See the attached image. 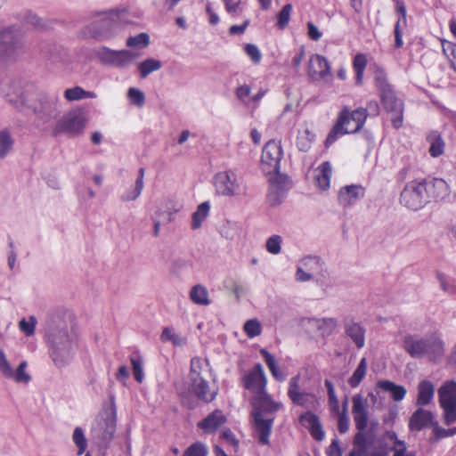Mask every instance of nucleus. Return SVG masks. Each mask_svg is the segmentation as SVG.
I'll use <instances>...</instances> for the list:
<instances>
[{
	"label": "nucleus",
	"instance_id": "obj_53",
	"mask_svg": "<svg viewBox=\"0 0 456 456\" xmlns=\"http://www.w3.org/2000/svg\"><path fill=\"white\" fill-rule=\"evenodd\" d=\"M142 189V186L134 183V186L133 188H128L124 191V193L120 197V200L123 202L135 200L141 195Z\"/></svg>",
	"mask_w": 456,
	"mask_h": 456
},
{
	"label": "nucleus",
	"instance_id": "obj_21",
	"mask_svg": "<svg viewBox=\"0 0 456 456\" xmlns=\"http://www.w3.org/2000/svg\"><path fill=\"white\" fill-rule=\"evenodd\" d=\"M305 326L312 332L317 333L324 338L330 336L338 325L336 318H306L304 320Z\"/></svg>",
	"mask_w": 456,
	"mask_h": 456
},
{
	"label": "nucleus",
	"instance_id": "obj_25",
	"mask_svg": "<svg viewBox=\"0 0 456 456\" xmlns=\"http://www.w3.org/2000/svg\"><path fill=\"white\" fill-rule=\"evenodd\" d=\"M345 333L351 338L357 348L365 345V329L358 322L348 321L345 323Z\"/></svg>",
	"mask_w": 456,
	"mask_h": 456
},
{
	"label": "nucleus",
	"instance_id": "obj_24",
	"mask_svg": "<svg viewBox=\"0 0 456 456\" xmlns=\"http://www.w3.org/2000/svg\"><path fill=\"white\" fill-rule=\"evenodd\" d=\"M226 422L221 410H215L198 423V428L206 434H213Z\"/></svg>",
	"mask_w": 456,
	"mask_h": 456
},
{
	"label": "nucleus",
	"instance_id": "obj_41",
	"mask_svg": "<svg viewBox=\"0 0 456 456\" xmlns=\"http://www.w3.org/2000/svg\"><path fill=\"white\" fill-rule=\"evenodd\" d=\"M210 205L208 201L199 205L197 210L192 215L191 228L198 229L201 226L202 222L208 216Z\"/></svg>",
	"mask_w": 456,
	"mask_h": 456
},
{
	"label": "nucleus",
	"instance_id": "obj_35",
	"mask_svg": "<svg viewBox=\"0 0 456 456\" xmlns=\"http://www.w3.org/2000/svg\"><path fill=\"white\" fill-rule=\"evenodd\" d=\"M96 94L91 91H86L80 86L68 88L64 92V98L69 102L78 101L86 98H95Z\"/></svg>",
	"mask_w": 456,
	"mask_h": 456
},
{
	"label": "nucleus",
	"instance_id": "obj_43",
	"mask_svg": "<svg viewBox=\"0 0 456 456\" xmlns=\"http://www.w3.org/2000/svg\"><path fill=\"white\" fill-rule=\"evenodd\" d=\"M130 362L132 365V370L134 379L142 383L144 379V372H143V361L141 355L138 354H133L130 356Z\"/></svg>",
	"mask_w": 456,
	"mask_h": 456
},
{
	"label": "nucleus",
	"instance_id": "obj_26",
	"mask_svg": "<svg viewBox=\"0 0 456 456\" xmlns=\"http://www.w3.org/2000/svg\"><path fill=\"white\" fill-rule=\"evenodd\" d=\"M331 175V164L329 161L322 163L314 171V179L316 186L322 191H326L327 189H329Z\"/></svg>",
	"mask_w": 456,
	"mask_h": 456
},
{
	"label": "nucleus",
	"instance_id": "obj_38",
	"mask_svg": "<svg viewBox=\"0 0 456 456\" xmlns=\"http://www.w3.org/2000/svg\"><path fill=\"white\" fill-rule=\"evenodd\" d=\"M428 141L430 142L429 153L432 157L437 158L444 153V142L439 134L436 132L431 133Z\"/></svg>",
	"mask_w": 456,
	"mask_h": 456
},
{
	"label": "nucleus",
	"instance_id": "obj_64",
	"mask_svg": "<svg viewBox=\"0 0 456 456\" xmlns=\"http://www.w3.org/2000/svg\"><path fill=\"white\" fill-rule=\"evenodd\" d=\"M368 445H354L348 456H368Z\"/></svg>",
	"mask_w": 456,
	"mask_h": 456
},
{
	"label": "nucleus",
	"instance_id": "obj_48",
	"mask_svg": "<svg viewBox=\"0 0 456 456\" xmlns=\"http://www.w3.org/2000/svg\"><path fill=\"white\" fill-rule=\"evenodd\" d=\"M116 52V50L102 46L96 52V55L102 63L113 66Z\"/></svg>",
	"mask_w": 456,
	"mask_h": 456
},
{
	"label": "nucleus",
	"instance_id": "obj_23",
	"mask_svg": "<svg viewBox=\"0 0 456 456\" xmlns=\"http://www.w3.org/2000/svg\"><path fill=\"white\" fill-rule=\"evenodd\" d=\"M364 196V189L361 185L351 184L341 187L338 194V200L339 205L343 208H347L354 205L359 199Z\"/></svg>",
	"mask_w": 456,
	"mask_h": 456
},
{
	"label": "nucleus",
	"instance_id": "obj_57",
	"mask_svg": "<svg viewBox=\"0 0 456 456\" xmlns=\"http://www.w3.org/2000/svg\"><path fill=\"white\" fill-rule=\"evenodd\" d=\"M250 93L251 88L248 85H242L237 87L235 91V95L239 101H240L243 104L248 105L250 102Z\"/></svg>",
	"mask_w": 456,
	"mask_h": 456
},
{
	"label": "nucleus",
	"instance_id": "obj_13",
	"mask_svg": "<svg viewBox=\"0 0 456 456\" xmlns=\"http://www.w3.org/2000/svg\"><path fill=\"white\" fill-rule=\"evenodd\" d=\"M86 117L79 110H71L59 118L53 129V134H65L75 136L81 134L86 126Z\"/></svg>",
	"mask_w": 456,
	"mask_h": 456
},
{
	"label": "nucleus",
	"instance_id": "obj_14",
	"mask_svg": "<svg viewBox=\"0 0 456 456\" xmlns=\"http://www.w3.org/2000/svg\"><path fill=\"white\" fill-rule=\"evenodd\" d=\"M283 155L281 142L271 140L264 147L261 156V168L265 175L280 171Z\"/></svg>",
	"mask_w": 456,
	"mask_h": 456
},
{
	"label": "nucleus",
	"instance_id": "obj_47",
	"mask_svg": "<svg viewBox=\"0 0 456 456\" xmlns=\"http://www.w3.org/2000/svg\"><path fill=\"white\" fill-rule=\"evenodd\" d=\"M437 280L440 283V288L446 293L456 295V280L447 279L444 274L438 273Z\"/></svg>",
	"mask_w": 456,
	"mask_h": 456
},
{
	"label": "nucleus",
	"instance_id": "obj_7",
	"mask_svg": "<svg viewBox=\"0 0 456 456\" xmlns=\"http://www.w3.org/2000/svg\"><path fill=\"white\" fill-rule=\"evenodd\" d=\"M117 410L112 403L110 408L101 411L91 428V436L100 446H107L116 432Z\"/></svg>",
	"mask_w": 456,
	"mask_h": 456
},
{
	"label": "nucleus",
	"instance_id": "obj_56",
	"mask_svg": "<svg viewBox=\"0 0 456 456\" xmlns=\"http://www.w3.org/2000/svg\"><path fill=\"white\" fill-rule=\"evenodd\" d=\"M37 319L34 316H30L28 320L22 319L19 322L20 330L27 336H31L35 332V327Z\"/></svg>",
	"mask_w": 456,
	"mask_h": 456
},
{
	"label": "nucleus",
	"instance_id": "obj_19",
	"mask_svg": "<svg viewBox=\"0 0 456 456\" xmlns=\"http://www.w3.org/2000/svg\"><path fill=\"white\" fill-rule=\"evenodd\" d=\"M307 74L312 80L328 81L332 77L328 60L321 54H313L307 64Z\"/></svg>",
	"mask_w": 456,
	"mask_h": 456
},
{
	"label": "nucleus",
	"instance_id": "obj_3",
	"mask_svg": "<svg viewBox=\"0 0 456 456\" xmlns=\"http://www.w3.org/2000/svg\"><path fill=\"white\" fill-rule=\"evenodd\" d=\"M253 405V417L257 433V439L261 444H269V437L272 433V427L274 421V417H265L273 415L277 411L283 408L281 402L273 401L271 395L266 392L262 395H255L252 401Z\"/></svg>",
	"mask_w": 456,
	"mask_h": 456
},
{
	"label": "nucleus",
	"instance_id": "obj_42",
	"mask_svg": "<svg viewBox=\"0 0 456 456\" xmlns=\"http://www.w3.org/2000/svg\"><path fill=\"white\" fill-rule=\"evenodd\" d=\"M160 338L163 342H171L175 346H182L187 342L184 336L175 333L173 329L168 327L163 330Z\"/></svg>",
	"mask_w": 456,
	"mask_h": 456
},
{
	"label": "nucleus",
	"instance_id": "obj_32",
	"mask_svg": "<svg viewBox=\"0 0 456 456\" xmlns=\"http://www.w3.org/2000/svg\"><path fill=\"white\" fill-rule=\"evenodd\" d=\"M260 354L264 357L273 377L280 382L284 381L286 375L278 369L274 357L266 349H261Z\"/></svg>",
	"mask_w": 456,
	"mask_h": 456
},
{
	"label": "nucleus",
	"instance_id": "obj_15",
	"mask_svg": "<svg viewBox=\"0 0 456 456\" xmlns=\"http://www.w3.org/2000/svg\"><path fill=\"white\" fill-rule=\"evenodd\" d=\"M270 175L267 199L271 205L275 206L281 204L282 199L291 188V182L288 175L281 174L280 171L273 172Z\"/></svg>",
	"mask_w": 456,
	"mask_h": 456
},
{
	"label": "nucleus",
	"instance_id": "obj_55",
	"mask_svg": "<svg viewBox=\"0 0 456 456\" xmlns=\"http://www.w3.org/2000/svg\"><path fill=\"white\" fill-rule=\"evenodd\" d=\"M299 420L308 429H311L315 425L317 426V423L320 422L318 416L313 413L311 411H307L302 413L299 417Z\"/></svg>",
	"mask_w": 456,
	"mask_h": 456
},
{
	"label": "nucleus",
	"instance_id": "obj_62",
	"mask_svg": "<svg viewBox=\"0 0 456 456\" xmlns=\"http://www.w3.org/2000/svg\"><path fill=\"white\" fill-rule=\"evenodd\" d=\"M354 70H364L367 65V58L362 53H357L353 61Z\"/></svg>",
	"mask_w": 456,
	"mask_h": 456
},
{
	"label": "nucleus",
	"instance_id": "obj_2",
	"mask_svg": "<svg viewBox=\"0 0 456 456\" xmlns=\"http://www.w3.org/2000/svg\"><path fill=\"white\" fill-rule=\"evenodd\" d=\"M46 340L50 347V356L55 366L61 368L72 358L76 346V338L64 322L49 324Z\"/></svg>",
	"mask_w": 456,
	"mask_h": 456
},
{
	"label": "nucleus",
	"instance_id": "obj_29",
	"mask_svg": "<svg viewBox=\"0 0 456 456\" xmlns=\"http://www.w3.org/2000/svg\"><path fill=\"white\" fill-rule=\"evenodd\" d=\"M141 54L133 50H119L116 52L114 65L117 68H126L138 59Z\"/></svg>",
	"mask_w": 456,
	"mask_h": 456
},
{
	"label": "nucleus",
	"instance_id": "obj_16",
	"mask_svg": "<svg viewBox=\"0 0 456 456\" xmlns=\"http://www.w3.org/2000/svg\"><path fill=\"white\" fill-rule=\"evenodd\" d=\"M214 183L217 193L223 196H234L240 191V179L232 170L217 173Z\"/></svg>",
	"mask_w": 456,
	"mask_h": 456
},
{
	"label": "nucleus",
	"instance_id": "obj_34",
	"mask_svg": "<svg viewBox=\"0 0 456 456\" xmlns=\"http://www.w3.org/2000/svg\"><path fill=\"white\" fill-rule=\"evenodd\" d=\"M190 298L197 305H208L210 304L208 289L200 284L195 285L191 288L190 291Z\"/></svg>",
	"mask_w": 456,
	"mask_h": 456
},
{
	"label": "nucleus",
	"instance_id": "obj_37",
	"mask_svg": "<svg viewBox=\"0 0 456 456\" xmlns=\"http://www.w3.org/2000/svg\"><path fill=\"white\" fill-rule=\"evenodd\" d=\"M162 63L160 61L148 58L138 65L141 78H146L151 73L160 69Z\"/></svg>",
	"mask_w": 456,
	"mask_h": 456
},
{
	"label": "nucleus",
	"instance_id": "obj_11",
	"mask_svg": "<svg viewBox=\"0 0 456 456\" xmlns=\"http://www.w3.org/2000/svg\"><path fill=\"white\" fill-rule=\"evenodd\" d=\"M438 398L444 423L450 426L456 421V382L448 381L438 389Z\"/></svg>",
	"mask_w": 456,
	"mask_h": 456
},
{
	"label": "nucleus",
	"instance_id": "obj_45",
	"mask_svg": "<svg viewBox=\"0 0 456 456\" xmlns=\"http://www.w3.org/2000/svg\"><path fill=\"white\" fill-rule=\"evenodd\" d=\"M72 441L77 448V455L83 454L87 448V440L80 427H77L72 434Z\"/></svg>",
	"mask_w": 456,
	"mask_h": 456
},
{
	"label": "nucleus",
	"instance_id": "obj_52",
	"mask_svg": "<svg viewBox=\"0 0 456 456\" xmlns=\"http://www.w3.org/2000/svg\"><path fill=\"white\" fill-rule=\"evenodd\" d=\"M127 98L129 99L131 103H133L138 107L143 106V104L145 102V95H144L143 92H142L141 90L134 88V87H131L128 89Z\"/></svg>",
	"mask_w": 456,
	"mask_h": 456
},
{
	"label": "nucleus",
	"instance_id": "obj_27",
	"mask_svg": "<svg viewBox=\"0 0 456 456\" xmlns=\"http://www.w3.org/2000/svg\"><path fill=\"white\" fill-rule=\"evenodd\" d=\"M435 395V387L428 380H422L418 385V396L416 405L419 407L428 405L431 403Z\"/></svg>",
	"mask_w": 456,
	"mask_h": 456
},
{
	"label": "nucleus",
	"instance_id": "obj_59",
	"mask_svg": "<svg viewBox=\"0 0 456 456\" xmlns=\"http://www.w3.org/2000/svg\"><path fill=\"white\" fill-rule=\"evenodd\" d=\"M207 450L204 444L195 443L184 452L183 456H206Z\"/></svg>",
	"mask_w": 456,
	"mask_h": 456
},
{
	"label": "nucleus",
	"instance_id": "obj_61",
	"mask_svg": "<svg viewBox=\"0 0 456 456\" xmlns=\"http://www.w3.org/2000/svg\"><path fill=\"white\" fill-rule=\"evenodd\" d=\"M371 444L372 440L368 438L365 430H358V432L354 435L353 445L370 446Z\"/></svg>",
	"mask_w": 456,
	"mask_h": 456
},
{
	"label": "nucleus",
	"instance_id": "obj_17",
	"mask_svg": "<svg viewBox=\"0 0 456 456\" xmlns=\"http://www.w3.org/2000/svg\"><path fill=\"white\" fill-rule=\"evenodd\" d=\"M381 102L384 108L391 114V121L395 128H399L403 125V102L395 96L393 89L385 91L380 94Z\"/></svg>",
	"mask_w": 456,
	"mask_h": 456
},
{
	"label": "nucleus",
	"instance_id": "obj_20",
	"mask_svg": "<svg viewBox=\"0 0 456 456\" xmlns=\"http://www.w3.org/2000/svg\"><path fill=\"white\" fill-rule=\"evenodd\" d=\"M352 413L357 430H365L368 425L369 411L368 402L361 394L354 395L352 398Z\"/></svg>",
	"mask_w": 456,
	"mask_h": 456
},
{
	"label": "nucleus",
	"instance_id": "obj_18",
	"mask_svg": "<svg viewBox=\"0 0 456 456\" xmlns=\"http://www.w3.org/2000/svg\"><path fill=\"white\" fill-rule=\"evenodd\" d=\"M243 386L246 389L251 391L255 395H262L266 392V377L264 369L260 363L246 374L242 379Z\"/></svg>",
	"mask_w": 456,
	"mask_h": 456
},
{
	"label": "nucleus",
	"instance_id": "obj_46",
	"mask_svg": "<svg viewBox=\"0 0 456 456\" xmlns=\"http://www.w3.org/2000/svg\"><path fill=\"white\" fill-rule=\"evenodd\" d=\"M292 10H293L292 4H287L282 7L281 12L278 13L277 27L280 29H283L288 26L289 20H290V15H291Z\"/></svg>",
	"mask_w": 456,
	"mask_h": 456
},
{
	"label": "nucleus",
	"instance_id": "obj_28",
	"mask_svg": "<svg viewBox=\"0 0 456 456\" xmlns=\"http://www.w3.org/2000/svg\"><path fill=\"white\" fill-rule=\"evenodd\" d=\"M377 387L386 392H388L394 401H402L407 393L404 387L396 385L390 380H379L377 383Z\"/></svg>",
	"mask_w": 456,
	"mask_h": 456
},
{
	"label": "nucleus",
	"instance_id": "obj_9",
	"mask_svg": "<svg viewBox=\"0 0 456 456\" xmlns=\"http://www.w3.org/2000/svg\"><path fill=\"white\" fill-rule=\"evenodd\" d=\"M429 426L434 427L433 433L436 440L456 435V427L449 429L439 427L430 411L419 407L410 418L409 429L411 431H420Z\"/></svg>",
	"mask_w": 456,
	"mask_h": 456
},
{
	"label": "nucleus",
	"instance_id": "obj_1",
	"mask_svg": "<svg viewBox=\"0 0 456 456\" xmlns=\"http://www.w3.org/2000/svg\"><path fill=\"white\" fill-rule=\"evenodd\" d=\"M8 101L20 111H31L38 126L49 124L61 113V102L57 94H23L16 100Z\"/></svg>",
	"mask_w": 456,
	"mask_h": 456
},
{
	"label": "nucleus",
	"instance_id": "obj_22",
	"mask_svg": "<svg viewBox=\"0 0 456 456\" xmlns=\"http://www.w3.org/2000/svg\"><path fill=\"white\" fill-rule=\"evenodd\" d=\"M191 390L197 398L205 403H210L216 399L217 389H211L208 382L202 377L191 378Z\"/></svg>",
	"mask_w": 456,
	"mask_h": 456
},
{
	"label": "nucleus",
	"instance_id": "obj_30",
	"mask_svg": "<svg viewBox=\"0 0 456 456\" xmlns=\"http://www.w3.org/2000/svg\"><path fill=\"white\" fill-rule=\"evenodd\" d=\"M299 265L314 276L323 270V262L317 256H306L299 261Z\"/></svg>",
	"mask_w": 456,
	"mask_h": 456
},
{
	"label": "nucleus",
	"instance_id": "obj_33",
	"mask_svg": "<svg viewBox=\"0 0 456 456\" xmlns=\"http://www.w3.org/2000/svg\"><path fill=\"white\" fill-rule=\"evenodd\" d=\"M314 137V134L307 127L298 131L296 142L297 149L303 152L308 151L312 147Z\"/></svg>",
	"mask_w": 456,
	"mask_h": 456
},
{
	"label": "nucleus",
	"instance_id": "obj_10",
	"mask_svg": "<svg viewBox=\"0 0 456 456\" xmlns=\"http://www.w3.org/2000/svg\"><path fill=\"white\" fill-rule=\"evenodd\" d=\"M23 49L21 31L14 27H8L0 31V60L10 61L19 55Z\"/></svg>",
	"mask_w": 456,
	"mask_h": 456
},
{
	"label": "nucleus",
	"instance_id": "obj_4",
	"mask_svg": "<svg viewBox=\"0 0 456 456\" xmlns=\"http://www.w3.org/2000/svg\"><path fill=\"white\" fill-rule=\"evenodd\" d=\"M124 14V10L110 11L87 25L84 28V34L100 41L111 40L122 29V18Z\"/></svg>",
	"mask_w": 456,
	"mask_h": 456
},
{
	"label": "nucleus",
	"instance_id": "obj_51",
	"mask_svg": "<svg viewBox=\"0 0 456 456\" xmlns=\"http://www.w3.org/2000/svg\"><path fill=\"white\" fill-rule=\"evenodd\" d=\"M243 330L250 338H255L261 333V324L256 319H250L244 324Z\"/></svg>",
	"mask_w": 456,
	"mask_h": 456
},
{
	"label": "nucleus",
	"instance_id": "obj_40",
	"mask_svg": "<svg viewBox=\"0 0 456 456\" xmlns=\"http://www.w3.org/2000/svg\"><path fill=\"white\" fill-rule=\"evenodd\" d=\"M367 372V360L365 357L362 358L357 368L354 370L353 375L348 379V384L351 387H357Z\"/></svg>",
	"mask_w": 456,
	"mask_h": 456
},
{
	"label": "nucleus",
	"instance_id": "obj_49",
	"mask_svg": "<svg viewBox=\"0 0 456 456\" xmlns=\"http://www.w3.org/2000/svg\"><path fill=\"white\" fill-rule=\"evenodd\" d=\"M246 1L247 0H223L226 12L232 16L239 15L242 12V6Z\"/></svg>",
	"mask_w": 456,
	"mask_h": 456
},
{
	"label": "nucleus",
	"instance_id": "obj_54",
	"mask_svg": "<svg viewBox=\"0 0 456 456\" xmlns=\"http://www.w3.org/2000/svg\"><path fill=\"white\" fill-rule=\"evenodd\" d=\"M281 241L282 239L280 235L271 236L266 241V250L273 255L279 254L281 249Z\"/></svg>",
	"mask_w": 456,
	"mask_h": 456
},
{
	"label": "nucleus",
	"instance_id": "obj_31",
	"mask_svg": "<svg viewBox=\"0 0 456 456\" xmlns=\"http://www.w3.org/2000/svg\"><path fill=\"white\" fill-rule=\"evenodd\" d=\"M428 189L429 190V198L444 199L449 194V186L441 178L434 179L432 183L428 184Z\"/></svg>",
	"mask_w": 456,
	"mask_h": 456
},
{
	"label": "nucleus",
	"instance_id": "obj_44",
	"mask_svg": "<svg viewBox=\"0 0 456 456\" xmlns=\"http://www.w3.org/2000/svg\"><path fill=\"white\" fill-rule=\"evenodd\" d=\"M149 44L150 37L147 33H140L136 36L129 37L126 42L127 47L134 49H144Z\"/></svg>",
	"mask_w": 456,
	"mask_h": 456
},
{
	"label": "nucleus",
	"instance_id": "obj_60",
	"mask_svg": "<svg viewBox=\"0 0 456 456\" xmlns=\"http://www.w3.org/2000/svg\"><path fill=\"white\" fill-rule=\"evenodd\" d=\"M245 52L254 63H258L261 61L262 54L256 45H246Z\"/></svg>",
	"mask_w": 456,
	"mask_h": 456
},
{
	"label": "nucleus",
	"instance_id": "obj_6",
	"mask_svg": "<svg viewBox=\"0 0 456 456\" xmlns=\"http://www.w3.org/2000/svg\"><path fill=\"white\" fill-rule=\"evenodd\" d=\"M403 348L412 358L428 357L435 360L444 353V343L435 336L425 337L407 335L403 338Z\"/></svg>",
	"mask_w": 456,
	"mask_h": 456
},
{
	"label": "nucleus",
	"instance_id": "obj_5",
	"mask_svg": "<svg viewBox=\"0 0 456 456\" xmlns=\"http://www.w3.org/2000/svg\"><path fill=\"white\" fill-rule=\"evenodd\" d=\"M366 118L367 114L364 108H358L351 111L347 107H345L340 111L335 126L329 133L325 146H330L341 135L358 132L365 124Z\"/></svg>",
	"mask_w": 456,
	"mask_h": 456
},
{
	"label": "nucleus",
	"instance_id": "obj_50",
	"mask_svg": "<svg viewBox=\"0 0 456 456\" xmlns=\"http://www.w3.org/2000/svg\"><path fill=\"white\" fill-rule=\"evenodd\" d=\"M443 53L451 62V67L456 71V44L444 41L442 43Z\"/></svg>",
	"mask_w": 456,
	"mask_h": 456
},
{
	"label": "nucleus",
	"instance_id": "obj_8",
	"mask_svg": "<svg viewBox=\"0 0 456 456\" xmlns=\"http://www.w3.org/2000/svg\"><path fill=\"white\" fill-rule=\"evenodd\" d=\"M429 199L428 183L422 181H411L404 186L400 195V203L405 208L416 211L422 208Z\"/></svg>",
	"mask_w": 456,
	"mask_h": 456
},
{
	"label": "nucleus",
	"instance_id": "obj_63",
	"mask_svg": "<svg viewBox=\"0 0 456 456\" xmlns=\"http://www.w3.org/2000/svg\"><path fill=\"white\" fill-rule=\"evenodd\" d=\"M328 456H342V450L339 446L338 439H333L330 445L327 449Z\"/></svg>",
	"mask_w": 456,
	"mask_h": 456
},
{
	"label": "nucleus",
	"instance_id": "obj_58",
	"mask_svg": "<svg viewBox=\"0 0 456 456\" xmlns=\"http://www.w3.org/2000/svg\"><path fill=\"white\" fill-rule=\"evenodd\" d=\"M347 404L345 403L343 411L338 415V429L341 434H344L349 429V418L346 413Z\"/></svg>",
	"mask_w": 456,
	"mask_h": 456
},
{
	"label": "nucleus",
	"instance_id": "obj_12",
	"mask_svg": "<svg viewBox=\"0 0 456 456\" xmlns=\"http://www.w3.org/2000/svg\"><path fill=\"white\" fill-rule=\"evenodd\" d=\"M288 396L297 406L305 409H315L319 403L314 393L307 392L302 387V379L299 374L292 377L289 381Z\"/></svg>",
	"mask_w": 456,
	"mask_h": 456
},
{
	"label": "nucleus",
	"instance_id": "obj_39",
	"mask_svg": "<svg viewBox=\"0 0 456 456\" xmlns=\"http://www.w3.org/2000/svg\"><path fill=\"white\" fill-rule=\"evenodd\" d=\"M374 81L380 94L392 89L387 81L386 71L382 67L378 65L374 66Z\"/></svg>",
	"mask_w": 456,
	"mask_h": 456
},
{
	"label": "nucleus",
	"instance_id": "obj_36",
	"mask_svg": "<svg viewBox=\"0 0 456 456\" xmlns=\"http://www.w3.org/2000/svg\"><path fill=\"white\" fill-rule=\"evenodd\" d=\"M14 139L7 129L0 131V159H4L12 151Z\"/></svg>",
	"mask_w": 456,
	"mask_h": 456
}]
</instances>
